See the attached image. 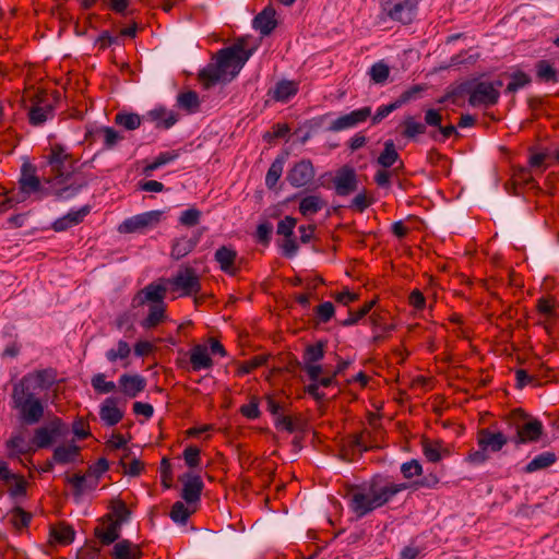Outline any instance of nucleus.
<instances>
[{
    "label": "nucleus",
    "mask_w": 559,
    "mask_h": 559,
    "mask_svg": "<svg viewBox=\"0 0 559 559\" xmlns=\"http://www.w3.org/2000/svg\"><path fill=\"white\" fill-rule=\"evenodd\" d=\"M143 120L153 123L156 128L167 130L178 121V114L165 107H156L147 111Z\"/></svg>",
    "instance_id": "16"
},
{
    "label": "nucleus",
    "mask_w": 559,
    "mask_h": 559,
    "mask_svg": "<svg viewBox=\"0 0 559 559\" xmlns=\"http://www.w3.org/2000/svg\"><path fill=\"white\" fill-rule=\"evenodd\" d=\"M418 0H382V11L392 21L411 23L417 12Z\"/></svg>",
    "instance_id": "8"
},
{
    "label": "nucleus",
    "mask_w": 559,
    "mask_h": 559,
    "mask_svg": "<svg viewBox=\"0 0 559 559\" xmlns=\"http://www.w3.org/2000/svg\"><path fill=\"white\" fill-rule=\"evenodd\" d=\"M203 489V481L200 476L186 474L183 476V488L181 492L182 499L188 504H194L200 501Z\"/></svg>",
    "instance_id": "19"
},
{
    "label": "nucleus",
    "mask_w": 559,
    "mask_h": 559,
    "mask_svg": "<svg viewBox=\"0 0 559 559\" xmlns=\"http://www.w3.org/2000/svg\"><path fill=\"white\" fill-rule=\"evenodd\" d=\"M141 552L138 546L132 545L130 540L122 539L114 546L112 556L115 559H136Z\"/></svg>",
    "instance_id": "33"
},
{
    "label": "nucleus",
    "mask_w": 559,
    "mask_h": 559,
    "mask_svg": "<svg viewBox=\"0 0 559 559\" xmlns=\"http://www.w3.org/2000/svg\"><path fill=\"white\" fill-rule=\"evenodd\" d=\"M193 512L194 509L190 510L183 502L177 501L171 508L170 518L177 524H186Z\"/></svg>",
    "instance_id": "45"
},
{
    "label": "nucleus",
    "mask_w": 559,
    "mask_h": 559,
    "mask_svg": "<svg viewBox=\"0 0 559 559\" xmlns=\"http://www.w3.org/2000/svg\"><path fill=\"white\" fill-rule=\"evenodd\" d=\"M335 191L341 197H346L357 189V177L354 169L343 167L333 180Z\"/></svg>",
    "instance_id": "17"
},
{
    "label": "nucleus",
    "mask_w": 559,
    "mask_h": 559,
    "mask_svg": "<svg viewBox=\"0 0 559 559\" xmlns=\"http://www.w3.org/2000/svg\"><path fill=\"white\" fill-rule=\"evenodd\" d=\"M406 488V484H395L377 476L370 483L352 489L349 508L357 518H362L391 501L395 495Z\"/></svg>",
    "instance_id": "2"
},
{
    "label": "nucleus",
    "mask_w": 559,
    "mask_h": 559,
    "mask_svg": "<svg viewBox=\"0 0 559 559\" xmlns=\"http://www.w3.org/2000/svg\"><path fill=\"white\" fill-rule=\"evenodd\" d=\"M21 193L25 195L35 194L37 199H41L48 194L47 189L40 183L37 176L31 168L23 167L22 176L20 178Z\"/></svg>",
    "instance_id": "15"
},
{
    "label": "nucleus",
    "mask_w": 559,
    "mask_h": 559,
    "mask_svg": "<svg viewBox=\"0 0 559 559\" xmlns=\"http://www.w3.org/2000/svg\"><path fill=\"white\" fill-rule=\"evenodd\" d=\"M252 51L246 49L243 41L219 50L215 63L207 64L200 72V79L206 86L219 82H230L243 68Z\"/></svg>",
    "instance_id": "4"
},
{
    "label": "nucleus",
    "mask_w": 559,
    "mask_h": 559,
    "mask_svg": "<svg viewBox=\"0 0 559 559\" xmlns=\"http://www.w3.org/2000/svg\"><path fill=\"white\" fill-rule=\"evenodd\" d=\"M118 383L120 391L128 397L138 396L146 386L145 378L140 374H121Z\"/></svg>",
    "instance_id": "20"
},
{
    "label": "nucleus",
    "mask_w": 559,
    "mask_h": 559,
    "mask_svg": "<svg viewBox=\"0 0 559 559\" xmlns=\"http://www.w3.org/2000/svg\"><path fill=\"white\" fill-rule=\"evenodd\" d=\"M166 305L164 304H155L150 305L147 317L141 322V325L146 329H153L163 322L166 318Z\"/></svg>",
    "instance_id": "32"
},
{
    "label": "nucleus",
    "mask_w": 559,
    "mask_h": 559,
    "mask_svg": "<svg viewBox=\"0 0 559 559\" xmlns=\"http://www.w3.org/2000/svg\"><path fill=\"white\" fill-rule=\"evenodd\" d=\"M536 75L543 82H547V83H557L558 82L557 71L546 60H540L537 62Z\"/></svg>",
    "instance_id": "40"
},
{
    "label": "nucleus",
    "mask_w": 559,
    "mask_h": 559,
    "mask_svg": "<svg viewBox=\"0 0 559 559\" xmlns=\"http://www.w3.org/2000/svg\"><path fill=\"white\" fill-rule=\"evenodd\" d=\"M53 538L60 544H70L74 538V531L71 526L59 525L51 531Z\"/></svg>",
    "instance_id": "50"
},
{
    "label": "nucleus",
    "mask_w": 559,
    "mask_h": 559,
    "mask_svg": "<svg viewBox=\"0 0 559 559\" xmlns=\"http://www.w3.org/2000/svg\"><path fill=\"white\" fill-rule=\"evenodd\" d=\"M253 27L263 36L271 34L276 27L275 10L270 7L265 8L254 17Z\"/></svg>",
    "instance_id": "26"
},
{
    "label": "nucleus",
    "mask_w": 559,
    "mask_h": 559,
    "mask_svg": "<svg viewBox=\"0 0 559 559\" xmlns=\"http://www.w3.org/2000/svg\"><path fill=\"white\" fill-rule=\"evenodd\" d=\"M190 362L193 371H201L210 369L213 366V360L206 346L195 345L190 350Z\"/></svg>",
    "instance_id": "24"
},
{
    "label": "nucleus",
    "mask_w": 559,
    "mask_h": 559,
    "mask_svg": "<svg viewBox=\"0 0 559 559\" xmlns=\"http://www.w3.org/2000/svg\"><path fill=\"white\" fill-rule=\"evenodd\" d=\"M324 357V344L318 342L312 345H308L305 349L302 359L304 365L319 362Z\"/></svg>",
    "instance_id": "43"
},
{
    "label": "nucleus",
    "mask_w": 559,
    "mask_h": 559,
    "mask_svg": "<svg viewBox=\"0 0 559 559\" xmlns=\"http://www.w3.org/2000/svg\"><path fill=\"white\" fill-rule=\"evenodd\" d=\"M100 419L108 426L117 425L123 417V413L117 407L116 400L108 397L99 409Z\"/></svg>",
    "instance_id": "27"
},
{
    "label": "nucleus",
    "mask_w": 559,
    "mask_h": 559,
    "mask_svg": "<svg viewBox=\"0 0 559 559\" xmlns=\"http://www.w3.org/2000/svg\"><path fill=\"white\" fill-rule=\"evenodd\" d=\"M201 235L202 233L200 231L192 238H180L176 240L171 248V255L177 260L186 257L195 248Z\"/></svg>",
    "instance_id": "31"
},
{
    "label": "nucleus",
    "mask_w": 559,
    "mask_h": 559,
    "mask_svg": "<svg viewBox=\"0 0 559 559\" xmlns=\"http://www.w3.org/2000/svg\"><path fill=\"white\" fill-rule=\"evenodd\" d=\"M403 124L405 127L403 134L408 139H414L426 132V124L416 121L412 116L406 117Z\"/></svg>",
    "instance_id": "46"
},
{
    "label": "nucleus",
    "mask_w": 559,
    "mask_h": 559,
    "mask_svg": "<svg viewBox=\"0 0 559 559\" xmlns=\"http://www.w3.org/2000/svg\"><path fill=\"white\" fill-rule=\"evenodd\" d=\"M389 67L383 62L374 63L370 69V76L374 83H384L389 76Z\"/></svg>",
    "instance_id": "55"
},
{
    "label": "nucleus",
    "mask_w": 559,
    "mask_h": 559,
    "mask_svg": "<svg viewBox=\"0 0 559 559\" xmlns=\"http://www.w3.org/2000/svg\"><path fill=\"white\" fill-rule=\"evenodd\" d=\"M68 433V425L59 417H55L46 426L35 429L32 444L37 449H46L57 439L66 438Z\"/></svg>",
    "instance_id": "7"
},
{
    "label": "nucleus",
    "mask_w": 559,
    "mask_h": 559,
    "mask_svg": "<svg viewBox=\"0 0 559 559\" xmlns=\"http://www.w3.org/2000/svg\"><path fill=\"white\" fill-rule=\"evenodd\" d=\"M183 457L189 467H197L200 463V450L197 447H188L183 451Z\"/></svg>",
    "instance_id": "61"
},
{
    "label": "nucleus",
    "mask_w": 559,
    "mask_h": 559,
    "mask_svg": "<svg viewBox=\"0 0 559 559\" xmlns=\"http://www.w3.org/2000/svg\"><path fill=\"white\" fill-rule=\"evenodd\" d=\"M177 104L180 108L186 109L189 112H194L199 108V96L195 92L188 91L181 93L177 97Z\"/></svg>",
    "instance_id": "41"
},
{
    "label": "nucleus",
    "mask_w": 559,
    "mask_h": 559,
    "mask_svg": "<svg viewBox=\"0 0 559 559\" xmlns=\"http://www.w3.org/2000/svg\"><path fill=\"white\" fill-rule=\"evenodd\" d=\"M240 413L248 419H257L260 416L258 402L252 400L249 404L242 405Z\"/></svg>",
    "instance_id": "64"
},
{
    "label": "nucleus",
    "mask_w": 559,
    "mask_h": 559,
    "mask_svg": "<svg viewBox=\"0 0 559 559\" xmlns=\"http://www.w3.org/2000/svg\"><path fill=\"white\" fill-rule=\"evenodd\" d=\"M442 122V115L439 110L430 108L425 111V123L428 127L439 128Z\"/></svg>",
    "instance_id": "62"
},
{
    "label": "nucleus",
    "mask_w": 559,
    "mask_h": 559,
    "mask_svg": "<svg viewBox=\"0 0 559 559\" xmlns=\"http://www.w3.org/2000/svg\"><path fill=\"white\" fill-rule=\"evenodd\" d=\"M121 526L119 523L111 521L103 527L96 528V536L104 545H110L116 542L120 536Z\"/></svg>",
    "instance_id": "36"
},
{
    "label": "nucleus",
    "mask_w": 559,
    "mask_h": 559,
    "mask_svg": "<svg viewBox=\"0 0 559 559\" xmlns=\"http://www.w3.org/2000/svg\"><path fill=\"white\" fill-rule=\"evenodd\" d=\"M466 460L473 465H481L489 460V452L484 447H478L468 454Z\"/></svg>",
    "instance_id": "60"
},
{
    "label": "nucleus",
    "mask_w": 559,
    "mask_h": 559,
    "mask_svg": "<svg viewBox=\"0 0 559 559\" xmlns=\"http://www.w3.org/2000/svg\"><path fill=\"white\" fill-rule=\"evenodd\" d=\"M371 117V107L366 106L355 109L348 114L341 115L331 121L328 130L331 132H341L344 130L353 129Z\"/></svg>",
    "instance_id": "11"
},
{
    "label": "nucleus",
    "mask_w": 559,
    "mask_h": 559,
    "mask_svg": "<svg viewBox=\"0 0 559 559\" xmlns=\"http://www.w3.org/2000/svg\"><path fill=\"white\" fill-rule=\"evenodd\" d=\"M555 462L556 454L554 452L546 451L531 460L524 467V471L526 473H535L537 471L551 466Z\"/></svg>",
    "instance_id": "34"
},
{
    "label": "nucleus",
    "mask_w": 559,
    "mask_h": 559,
    "mask_svg": "<svg viewBox=\"0 0 559 559\" xmlns=\"http://www.w3.org/2000/svg\"><path fill=\"white\" fill-rule=\"evenodd\" d=\"M168 282L174 290L181 293V296H191L201 289L200 277L190 266L180 269Z\"/></svg>",
    "instance_id": "9"
},
{
    "label": "nucleus",
    "mask_w": 559,
    "mask_h": 559,
    "mask_svg": "<svg viewBox=\"0 0 559 559\" xmlns=\"http://www.w3.org/2000/svg\"><path fill=\"white\" fill-rule=\"evenodd\" d=\"M91 384L93 389L99 394L114 392L117 388L115 382L106 381V377L104 373H97L93 376Z\"/></svg>",
    "instance_id": "48"
},
{
    "label": "nucleus",
    "mask_w": 559,
    "mask_h": 559,
    "mask_svg": "<svg viewBox=\"0 0 559 559\" xmlns=\"http://www.w3.org/2000/svg\"><path fill=\"white\" fill-rule=\"evenodd\" d=\"M314 176L316 170L311 160L301 159L289 169L286 179L294 188H302L311 183Z\"/></svg>",
    "instance_id": "12"
},
{
    "label": "nucleus",
    "mask_w": 559,
    "mask_h": 559,
    "mask_svg": "<svg viewBox=\"0 0 559 559\" xmlns=\"http://www.w3.org/2000/svg\"><path fill=\"white\" fill-rule=\"evenodd\" d=\"M130 354L131 347L128 342L120 340L116 347H112L106 352L105 356L109 362H116L117 360L127 359Z\"/></svg>",
    "instance_id": "39"
},
{
    "label": "nucleus",
    "mask_w": 559,
    "mask_h": 559,
    "mask_svg": "<svg viewBox=\"0 0 559 559\" xmlns=\"http://www.w3.org/2000/svg\"><path fill=\"white\" fill-rule=\"evenodd\" d=\"M400 155L395 148L394 142L388 140L384 143V148L378 157V164L383 168H389L395 164Z\"/></svg>",
    "instance_id": "38"
},
{
    "label": "nucleus",
    "mask_w": 559,
    "mask_h": 559,
    "mask_svg": "<svg viewBox=\"0 0 559 559\" xmlns=\"http://www.w3.org/2000/svg\"><path fill=\"white\" fill-rule=\"evenodd\" d=\"M531 83V78L528 74L522 71H515L510 74V82L506 87V93H515L519 90L525 87Z\"/></svg>",
    "instance_id": "42"
},
{
    "label": "nucleus",
    "mask_w": 559,
    "mask_h": 559,
    "mask_svg": "<svg viewBox=\"0 0 559 559\" xmlns=\"http://www.w3.org/2000/svg\"><path fill=\"white\" fill-rule=\"evenodd\" d=\"M252 51L246 49L243 41L219 50L215 63L207 64L200 72V79L206 86L219 82H230L243 68Z\"/></svg>",
    "instance_id": "3"
},
{
    "label": "nucleus",
    "mask_w": 559,
    "mask_h": 559,
    "mask_svg": "<svg viewBox=\"0 0 559 559\" xmlns=\"http://www.w3.org/2000/svg\"><path fill=\"white\" fill-rule=\"evenodd\" d=\"M9 521L10 523L17 530L25 528L29 521H31V514L25 512L21 508H15L9 513Z\"/></svg>",
    "instance_id": "49"
},
{
    "label": "nucleus",
    "mask_w": 559,
    "mask_h": 559,
    "mask_svg": "<svg viewBox=\"0 0 559 559\" xmlns=\"http://www.w3.org/2000/svg\"><path fill=\"white\" fill-rule=\"evenodd\" d=\"M373 301L366 304L362 308H360L356 312H349L347 319L342 322L344 326H350L356 324L360 319H362L372 308Z\"/></svg>",
    "instance_id": "59"
},
{
    "label": "nucleus",
    "mask_w": 559,
    "mask_h": 559,
    "mask_svg": "<svg viewBox=\"0 0 559 559\" xmlns=\"http://www.w3.org/2000/svg\"><path fill=\"white\" fill-rule=\"evenodd\" d=\"M314 312L319 322L326 323L333 318L335 308L331 301H324L316 308Z\"/></svg>",
    "instance_id": "53"
},
{
    "label": "nucleus",
    "mask_w": 559,
    "mask_h": 559,
    "mask_svg": "<svg viewBox=\"0 0 559 559\" xmlns=\"http://www.w3.org/2000/svg\"><path fill=\"white\" fill-rule=\"evenodd\" d=\"M236 259L237 252L230 247L223 246L215 252V261L219 264L221 270L229 275L237 273Z\"/></svg>",
    "instance_id": "23"
},
{
    "label": "nucleus",
    "mask_w": 559,
    "mask_h": 559,
    "mask_svg": "<svg viewBox=\"0 0 559 559\" xmlns=\"http://www.w3.org/2000/svg\"><path fill=\"white\" fill-rule=\"evenodd\" d=\"M88 213H90L88 206H83L76 211H70L64 216L56 219L52 223V229L55 231H64L71 227L80 224Z\"/></svg>",
    "instance_id": "21"
},
{
    "label": "nucleus",
    "mask_w": 559,
    "mask_h": 559,
    "mask_svg": "<svg viewBox=\"0 0 559 559\" xmlns=\"http://www.w3.org/2000/svg\"><path fill=\"white\" fill-rule=\"evenodd\" d=\"M163 212L158 210L144 212L124 219L118 230L120 233H143L155 227L162 219Z\"/></svg>",
    "instance_id": "10"
},
{
    "label": "nucleus",
    "mask_w": 559,
    "mask_h": 559,
    "mask_svg": "<svg viewBox=\"0 0 559 559\" xmlns=\"http://www.w3.org/2000/svg\"><path fill=\"white\" fill-rule=\"evenodd\" d=\"M503 82L496 81H468L460 86L462 93L468 94V103L473 107H490L498 103L500 88Z\"/></svg>",
    "instance_id": "5"
},
{
    "label": "nucleus",
    "mask_w": 559,
    "mask_h": 559,
    "mask_svg": "<svg viewBox=\"0 0 559 559\" xmlns=\"http://www.w3.org/2000/svg\"><path fill=\"white\" fill-rule=\"evenodd\" d=\"M68 481L72 485L74 493L76 496L83 495L86 490L95 488L97 478L91 475H73L68 478Z\"/></svg>",
    "instance_id": "35"
},
{
    "label": "nucleus",
    "mask_w": 559,
    "mask_h": 559,
    "mask_svg": "<svg viewBox=\"0 0 559 559\" xmlns=\"http://www.w3.org/2000/svg\"><path fill=\"white\" fill-rule=\"evenodd\" d=\"M143 117L138 114L119 112L116 115L115 122L127 130H135L141 126Z\"/></svg>",
    "instance_id": "44"
},
{
    "label": "nucleus",
    "mask_w": 559,
    "mask_h": 559,
    "mask_svg": "<svg viewBox=\"0 0 559 559\" xmlns=\"http://www.w3.org/2000/svg\"><path fill=\"white\" fill-rule=\"evenodd\" d=\"M99 131L104 135L105 150H112L118 144V142L123 139V136L118 131L110 127H103Z\"/></svg>",
    "instance_id": "51"
},
{
    "label": "nucleus",
    "mask_w": 559,
    "mask_h": 559,
    "mask_svg": "<svg viewBox=\"0 0 559 559\" xmlns=\"http://www.w3.org/2000/svg\"><path fill=\"white\" fill-rule=\"evenodd\" d=\"M326 202L319 194H310L302 198L299 202V212L305 216L309 217L320 212Z\"/></svg>",
    "instance_id": "29"
},
{
    "label": "nucleus",
    "mask_w": 559,
    "mask_h": 559,
    "mask_svg": "<svg viewBox=\"0 0 559 559\" xmlns=\"http://www.w3.org/2000/svg\"><path fill=\"white\" fill-rule=\"evenodd\" d=\"M285 164V156H278L275 158V160L271 164L266 176H265V186L269 189H273L277 181L280 180Z\"/></svg>",
    "instance_id": "37"
},
{
    "label": "nucleus",
    "mask_w": 559,
    "mask_h": 559,
    "mask_svg": "<svg viewBox=\"0 0 559 559\" xmlns=\"http://www.w3.org/2000/svg\"><path fill=\"white\" fill-rule=\"evenodd\" d=\"M401 107V102H394V103H391V104H388V105H382L380 106L376 114L372 115L371 114V121H372V124H378L380 123L384 118H386L392 111H394L395 109L400 108Z\"/></svg>",
    "instance_id": "54"
},
{
    "label": "nucleus",
    "mask_w": 559,
    "mask_h": 559,
    "mask_svg": "<svg viewBox=\"0 0 559 559\" xmlns=\"http://www.w3.org/2000/svg\"><path fill=\"white\" fill-rule=\"evenodd\" d=\"M69 154L66 148L60 144H55L51 146L50 154L48 156V163L52 166V168L59 169L64 162L68 159Z\"/></svg>",
    "instance_id": "47"
},
{
    "label": "nucleus",
    "mask_w": 559,
    "mask_h": 559,
    "mask_svg": "<svg viewBox=\"0 0 559 559\" xmlns=\"http://www.w3.org/2000/svg\"><path fill=\"white\" fill-rule=\"evenodd\" d=\"M423 452L425 457L431 462L437 463L441 461L443 457L450 455V450L439 440H428L425 439L423 441Z\"/></svg>",
    "instance_id": "25"
},
{
    "label": "nucleus",
    "mask_w": 559,
    "mask_h": 559,
    "mask_svg": "<svg viewBox=\"0 0 559 559\" xmlns=\"http://www.w3.org/2000/svg\"><path fill=\"white\" fill-rule=\"evenodd\" d=\"M296 224V218L292 216H285L277 224V234L284 236L285 238L292 237Z\"/></svg>",
    "instance_id": "57"
},
{
    "label": "nucleus",
    "mask_w": 559,
    "mask_h": 559,
    "mask_svg": "<svg viewBox=\"0 0 559 559\" xmlns=\"http://www.w3.org/2000/svg\"><path fill=\"white\" fill-rule=\"evenodd\" d=\"M201 211L195 207H190L181 212L179 223L187 227H192L199 224L201 218Z\"/></svg>",
    "instance_id": "52"
},
{
    "label": "nucleus",
    "mask_w": 559,
    "mask_h": 559,
    "mask_svg": "<svg viewBox=\"0 0 559 559\" xmlns=\"http://www.w3.org/2000/svg\"><path fill=\"white\" fill-rule=\"evenodd\" d=\"M401 473L407 479L419 476L423 473V466L417 460H411L401 465Z\"/></svg>",
    "instance_id": "56"
},
{
    "label": "nucleus",
    "mask_w": 559,
    "mask_h": 559,
    "mask_svg": "<svg viewBox=\"0 0 559 559\" xmlns=\"http://www.w3.org/2000/svg\"><path fill=\"white\" fill-rule=\"evenodd\" d=\"M298 92V83L295 81L283 80L276 83L274 88L271 91L272 97L277 100L285 103L295 96Z\"/></svg>",
    "instance_id": "28"
},
{
    "label": "nucleus",
    "mask_w": 559,
    "mask_h": 559,
    "mask_svg": "<svg viewBox=\"0 0 559 559\" xmlns=\"http://www.w3.org/2000/svg\"><path fill=\"white\" fill-rule=\"evenodd\" d=\"M55 116V108L49 99L38 98L29 108L28 120L32 126L39 127Z\"/></svg>",
    "instance_id": "14"
},
{
    "label": "nucleus",
    "mask_w": 559,
    "mask_h": 559,
    "mask_svg": "<svg viewBox=\"0 0 559 559\" xmlns=\"http://www.w3.org/2000/svg\"><path fill=\"white\" fill-rule=\"evenodd\" d=\"M509 439L502 432H493L487 428L478 432L477 445L484 447L488 452H499Z\"/></svg>",
    "instance_id": "18"
},
{
    "label": "nucleus",
    "mask_w": 559,
    "mask_h": 559,
    "mask_svg": "<svg viewBox=\"0 0 559 559\" xmlns=\"http://www.w3.org/2000/svg\"><path fill=\"white\" fill-rule=\"evenodd\" d=\"M548 157L547 153H536L531 155L530 157V166L534 169L539 170V173H543L547 169L548 165L546 164V159Z\"/></svg>",
    "instance_id": "63"
},
{
    "label": "nucleus",
    "mask_w": 559,
    "mask_h": 559,
    "mask_svg": "<svg viewBox=\"0 0 559 559\" xmlns=\"http://www.w3.org/2000/svg\"><path fill=\"white\" fill-rule=\"evenodd\" d=\"M5 447L9 450V457L12 459L20 457L31 451L29 444L25 441L21 432L13 433L10 439L7 440Z\"/></svg>",
    "instance_id": "30"
},
{
    "label": "nucleus",
    "mask_w": 559,
    "mask_h": 559,
    "mask_svg": "<svg viewBox=\"0 0 559 559\" xmlns=\"http://www.w3.org/2000/svg\"><path fill=\"white\" fill-rule=\"evenodd\" d=\"M56 381V371L47 368L28 372L13 384L12 408L22 424L33 426L44 418L46 401L39 393L52 388Z\"/></svg>",
    "instance_id": "1"
},
{
    "label": "nucleus",
    "mask_w": 559,
    "mask_h": 559,
    "mask_svg": "<svg viewBox=\"0 0 559 559\" xmlns=\"http://www.w3.org/2000/svg\"><path fill=\"white\" fill-rule=\"evenodd\" d=\"M167 288L163 284L151 283L142 288L133 298V306L140 307L145 304H164Z\"/></svg>",
    "instance_id": "13"
},
{
    "label": "nucleus",
    "mask_w": 559,
    "mask_h": 559,
    "mask_svg": "<svg viewBox=\"0 0 559 559\" xmlns=\"http://www.w3.org/2000/svg\"><path fill=\"white\" fill-rule=\"evenodd\" d=\"M511 425L515 429V436L511 440L518 445L537 441L544 430L540 420L530 417L521 409L512 413Z\"/></svg>",
    "instance_id": "6"
},
{
    "label": "nucleus",
    "mask_w": 559,
    "mask_h": 559,
    "mask_svg": "<svg viewBox=\"0 0 559 559\" xmlns=\"http://www.w3.org/2000/svg\"><path fill=\"white\" fill-rule=\"evenodd\" d=\"M81 448L74 442L60 444L53 449L52 460L57 464H70L78 461Z\"/></svg>",
    "instance_id": "22"
},
{
    "label": "nucleus",
    "mask_w": 559,
    "mask_h": 559,
    "mask_svg": "<svg viewBox=\"0 0 559 559\" xmlns=\"http://www.w3.org/2000/svg\"><path fill=\"white\" fill-rule=\"evenodd\" d=\"M12 497H21L26 493V480L23 476L15 475L11 484L7 485Z\"/></svg>",
    "instance_id": "58"
}]
</instances>
